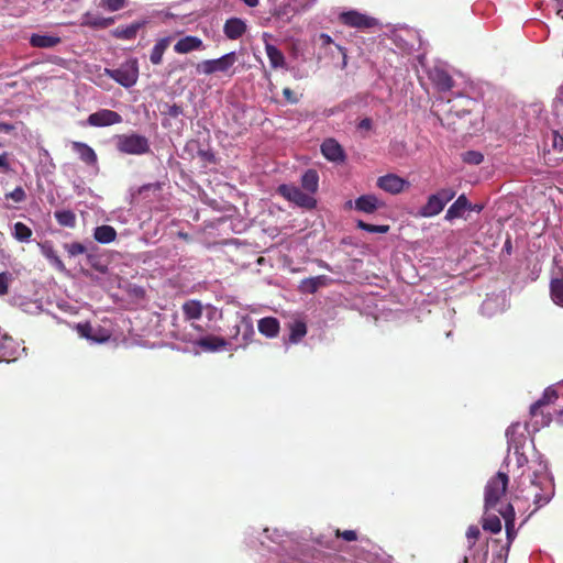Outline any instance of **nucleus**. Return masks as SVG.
Wrapping results in <instances>:
<instances>
[{
	"instance_id": "21",
	"label": "nucleus",
	"mask_w": 563,
	"mask_h": 563,
	"mask_svg": "<svg viewBox=\"0 0 563 563\" xmlns=\"http://www.w3.org/2000/svg\"><path fill=\"white\" fill-rule=\"evenodd\" d=\"M246 31V24L244 21L238 18L229 19L223 27L225 36L230 40H236L241 37Z\"/></svg>"
},
{
	"instance_id": "19",
	"label": "nucleus",
	"mask_w": 563,
	"mask_h": 563,
	"mask_svg": "<svg viewBox=\"0 0 563 563\" xmlns=\"http://www.w3.org/2000/svg\"><path fill=\"white\" fill-rule=\"evenodd\" d=\"M471 208L472 207H471L466 196L461 195L446 210L445 220L452 221L454 219L462 218L464 212Z\"/></svg>"
},
{
	"instance_id": "58",
	"label": "nucleus",
	"mask_w": 563,
	"mask_h": 563,
	"mask_svg": "<svg viewBox=\"0 0 563 563\" xmlns=\"http://www.w3.org/2000/svg\"><path fill=\"white\" fill-rule=\"evenodd\" d=\"M318 264H319V267L331 271L330 265L328 263H325L323 261H319Z\"/></svg>"
},
{
	"instance_id": "18",
	"label": "nucleus",
	"mask_w": 563,
	"mask_h": 563,
	"mask_svg": "<svg viewBox=\"0 0 563 563\" xmlns=\"http://www.w3.org/2000/svg\"><path fill=\"white\" fill-rule=\"evenodd\" d=\"M71 147L85 164L97 167L98 157L91 146L86 143L75 141L71 143Z\"/></svg>"
},
{
	"instance_id": "7",
	"label": "nucleus",
	"mask_w": 563,
	"mask_h": 563,
	"mask_svg": "<svg viewBox=\"0 0 563 563\" xmlns=\"http://www.w3.org/2000/svg\"><path fill=\"white\" fill-rule=\"evenodd\" d=\"M285 199L295 203L298 207L312 209L316 207V199L308 192L302 191L295 185L283 184L277 189Z\"/></svg>"
},
{
	"instance_id": "16",
	"label": "nucleus",
	"mask_w": 563,
	"mask_h": 563,
	"mask_svg": "<svg viewBox=\"0 0 563 563\" xmlns=\"http://www.w3.org/2000/svg\"><path fill=\"white\" fill-rule=\"evenodd\" d=\"M322 155L330 162L343 163L345 161V153L342 146L334 139H327L321 144Z\"/></svg>"
},
{
	"instance_id": "4",
	"label": "nucleus",
	"mask_w": 563,
	"mask_h": 563,
	"mask_svg": "<svg viewBox=\"0 0 563 563\" xmlns=\"http://www.w3.org/2000/svg\"><path fill=\"white\" fill-rule=\"evenodd\" d=\"M115 147L119 152L128 155H143L150 152L147 137L137 134H119L114 137Z\"/></svg>"
},
{
	"instance_id": "45",
	"label": "nucleus",
	"mask_w": 563,
	"mask_h": 563,
	"mask_svg": "<svg viewBox=\"0 0 563 563\" xmlns=\"http://www.w3.org/2000/svg\"><path fill=\"white\" fill-rule=\"evenodd\" d=\"M552 148L556 152L563 151V136L558 131L551 132Z\"/></svg>"
},
{
	"instance_id": "35",
	"label": "nucleus",
	"mask_w": 563,
	"mask_h": 563,
	"mask_svg": "<svg viewBox=\"0 0 563 563\" xmlns=\"http://www.w3.org/2000/svg\"><path fill=\"white\" fill-rule=\"evenodd\" d=\"M55 219L63 227L74 228L76 224V216L70 210L56 211Z\"/></svg>"
},
{
	"instance_id": "52",
	"label": "nucleus",
	"mask_w": 563,
	"mask_h": 563,
	"mask_svg": "<svg viewBox=\"0 0 563 563\" xmlns=\"http://www.w3.org/2000/svg\"><path fill=\"white\" fill-rule=\"evenodd\" d=\"M0 167L3 169H9V162L7 153L0 154Z\"/></svg>"
},
{
	"instance_id": "3",
	"label": "nucleus",
	"mask_w": 563,
	"mask_h": 563,
	"mask_svg": "<svg viewBox=\"0 0 563 563\" xmlns=\"http://www.w3.org/2000/svg\"><path fill=\"white\" fill-rule=\"evenodd\" d=\"M238 60L235 52L227 53L219 58L205 59L196 65V71L199 75L210 76L213 74H223L227 76H233L235 70L233 69L234 64Z\"/></svg>"
},
{
	"instance_id": "31",
	"label": "nucleus",
	"mask_w": 563,
	"mask_h": 563,
	"mask_svg": "<svg viewBox=\"0 0 563 563\" xmlns=\"http://www.w3.org/2000/svg\"><path fill=\"white\" fill-rule=\"evenodd\" d=\"M183 311L188 320H198L202 314V306L197 300H189L183 305Z\"/></svg>"
},
{
	"instance_id": "38",
	"label": "nucleus",
	"mask_w": 563,
	"mask_h": 563,
	"mask_svg": "<svg viewBox=\"0 0 563 563\" xmlns=\"http://www.w3.org/2000/svg\"><path fill=\"white\" fill-rule=\"evenodd\" d=\"M463 162L471 165H479L484 161V155L478 151H467L462 156Z\"/></svg>"
},
{
	"instance_id": "50",
	"label": "nucleus",
	"mask_w": 563,
	"mask_h": 563,
	"mask_svg": "<svg viewBox=\"0 0 563 563\" xmlns=\"http://www.w3.org/2000/svg\"><path fill=\"white\" fill-rule=\"evenodd\" d=\"M283 95L286 98V100L292 104L298 102V98L295 96L292 90L290 88H284Z\"/></svg>"
},
{
	"instance_id": "60",
	"label": "nucleus",
	"mask_w": 563,
	"mask_h": 563,
	"mask_svg": "<svg viewBox=\"0 0 563 563\" xmlns=\"http://www.w3.org/2000/svg\"><path fill=\"white\" fill-rule=\"evenodd\" d=\"M468 111H470V109H463L461 112H460V111H456V114H457L459 117H461L462 114H465V113H467Z\"/></svg>"
},
{
	"instance_id": "55",
	"label": "nucleus",
	"mask_w": 563,
	"mask_h": 563,
	"mask_svg": "<svg viewBox=\"0 0 563 563\" xmlns=\"http://www.w3.org/2000/svg\"><path fill=\"white\" fill-rule=\"evenodd\" d=\"M14 129V126L10 123L0 122V131L3 132H11Z\"/></svg>"
},
{
	"instance_id": "42",
	"label": "nucleus",
	"mask_w": 563,
	"mask_h": 563,
	"mask_svg": "<svg viewBox=\"0 0 563 563\" xmlns=\"http://www.w3.org/2000/svg\"><path fill=\"white\" fill-rule=\"evenodd\" d=\"M7 199H11L14 202H22L25 200L26 195L22 187H16L12 191L5 194Z\"/></svg>"
},
{
	"instance_id": "54",
	"label": "nucleus",
	"mask_w": 563,
	"mask_h": 563,
	"mask_svg": "<svg viewBox=\"0 0 563 563\" xmlns=\"http://www.w3.org/2000/svg\"><path fill=\"white\" fill-rule=\"evenodd\" d=\"M320 40L322 41L323 45H329V44L332 43L331 36L329 34H327V33H321L320 34Z\"/></svg>"
},
{
	"instance_id": "41",
	"label": "nucleus",
	"mask_w": 563,
	"mask_h": 563,
	"mask_svg": "<svg viewBox=\"0 0 563 563\" xmlns=\"http://www.w3.org/2000/svg\"><path fill=\"white\" fill-rule=\"evenodd\" d=\"M65 249L70 256H78V255L86 253V251H87L86 246L79 242H73V243L66 244Z\"/></svg>"
},
{
	"instance_id": "24",
	"label": "nucleus",
	"mask_w": 563,
	"mask_h": 563,
	"mask_svg": "<svg viewBox=\"0 0 563 563\" xmlns=\"http://www.w3.org/2000/svg\"><path fill=\"white\" fill-rule=\"evenodd\" d=\"M499 512H500V515L503 516V518L505 519V522H506V534H507V540H508L507 547L509 548L510 543L512 542V540L516 537V531H515V510H514L512 505L509 504V505H507L505 510H499Z\"/></svg>"
},
{
	"instance_id": "1",
	"label": "nucleus",
	"mask_w": 563,
	"mask_h": 563,
	"mask_svg": "<svg viewBox=\"0 0 563 563\" xmlns=\"http://www.w3.org/2000/svg\"><path fill=\"white\" fill-rule=\"evenodd\" d=\"M558 399V393L554 388L549 387L544 390L542 397L530 407L531 421L522 427L520 423H512L506 431L508 439V462L511 463L512 457L516 460L518 468H522L528 463L527 457L521 452V448L527 441L525 431L528 433L537 432L541 428L549 426L551 422L550 413H544L543 407Z\"/></svg>"
},
{
	"instance_id": "46",
	"label": "nucleus",
	"mask_w": 563,
	"mask_h": 563,
	"mask_svg": "<svg viewBox=\"0 0 563 563\" xmlns=\"http://www.w3.org/2000/svg\"><path fill=\"white\" fill-rule=\"evenodd\" d=\"M104 5L111 12L122 9L125 4V0H103Z\"/></svg>"
},
{
	"instance_id": "17",
	"label": "nucleus",
	"mask_w": 563,
	"mask_h": 563,
	"mask_svg": "<svg viewBox=\"0 0 563 563\" xmlns=\"http://www.w3.org/2000/svg\"><path fill=\"white\" fill-rule=\"evenodd\" d=\"M271 37L268 33L263 34V40L265 43V52L268 57L269 64L273 68H284L286 66L285 56L280 49H278L275 45L267 42Z\"/></svg>"
},
{
	"instance_id": "12",
	"label": "nucleus",
	"mask_w": 563,
	"mask_h": 563,
	"mask_svg": "<svg viewBox=\"0 0 563 563\" xmlns=\"http://www.w3.org/2000/svg\"><path fill=\"white\" fill-rule=\"evenodd\" d=\"M121 122L122 117L118 112L109 109H101L97 112H93L87 119V123L96 128L110 126Z\"/></svg>"
},
{
	"instance_id": "28",
	"label": "nucleus",
	"mask_w": 563,
	"mask_h": 563,
	"mask_svg": "<svg viewBox=\"0 0 563 563\" xmlns=\"http://www.w3.org/2000/svg\"><path fill=\"white\" fill-rule=\"evenodd\" d=\"M30 43L34 47L48 48L59 44L60 37L47 34H33L30 37Z\"/></svg>"
},
{
	"instance_id": "6",
	"label": "nucleus",
	"mask_w": 563,
	"mask_h": 563,
	"mask_svg": "<svg viewBox=\"0 0 563 563\" xmlns=\"http://www.w3.org/2000/svg\"><path fill=\"white\" fill-rule=\"evenodd\" d=\"M455 195L456 192L453 189L442 188L438 192L429 196L427 202L421 207L419 214L424 218L438 216Z\"/></svg>"
},
{
	"instance_id": "59",
	"label": "nucleus",
	"mask_w": 563,
	"mask_h": 563,
	"mask_svg": "<svg viewBox=\"0 0 563 563\" xmlns=\"http://www.w3.org/2000/svg\"><path fill=\"white\" fill-rule=\"evenodd\" d=\"M493 563H506V559L501 555H499L498 558H496Z\"/></svg>"
},
{
	"instance_id": "26",
	"label": "nucleus",
	"mask_w": 563,
	"mask_h": 563,
	"mask_svg": "<svg viewBox=\"0 0 563 563\" xmlns=\"http://www.w3.org/2000/svg\"><path fill=\"white\" fill-rule=\"evenodd\" d=\"M117 238V231L111 225H99L93 230V239L100 244H109Z\"/></svg>"
},
{
	"instance_id": "29",
	"label": "nucleus",
	"mask_w": 563,
	"mask_h": 563,
	"mask_svg": "<svg viewBox=\"0 0 563 563\" xmlns=\"http://www.w3.org/2000/svg\"><path fill=\"white\" fill-rule=\"evenodd\" d=\"M301 186L306 192L313 196L319 187V176L314 169H308L301 176Z\"/></svg>"
},
{
	"instance_id": "27",
	"label": "nucleus",
	"mask_w": 563,
	"mask_h": 563,
	"mask_svg": "<svg viewBox=\"0 0 563 563\" xmlns=\"http://www.w3.org/2000/svg\"><path fill=\"white\" fill-rule=\"evenodd\" d=\"M258 331L267 338H274L279 332V322L273 317L263 318L258 321Z\"/></svg>"
},
{
	"instance_id": "20",
	"label": "nucleus",
	"mask_w": 563,
	"mask_h": 563,
	"mask_svg": "<svg viewBox=\"0 0 563 563\" xmlns=\"http://www.w3.org/2000/svg\"><path fill=\"white\" fill-rule=\"evenodd\" d=\"M331 279L325 275L309 277L301 280L299 289L306 294H314L319 288L325 287Z\"/></svg>"
},
{
	"instance_id": "23",
	"label": "nucleus",
	"mask_w": 563,
	"mask_h": 563,
	"mask_svg": "<svg viewBox=\"0 0 563 563\" xmlns=\"http://www.w3.org/2000/svg\"><path fill=\"white\" fill-rule=\"evenodd\" d=\"M197 345L205 351L216 352L223 350L228 345V342L220 336L208 335L199 339Z\"/></svg>"
},
{
	"instance_id": "49",
	"label": "nucleus",
	"mask_w": 563,
	"mask_h": 563,
	"mask_svg": "<svg viewBox=\"0 0 563 563\" xmlns=\"http://www.w3.org/2000/svg\"><path fill=\"white\" fill-rule=\"evenodd\" d=\"M335 534H336V537L343 538L345 541H354L357 539L356 531H354V530H345L343 532H340V530H336Z\"/></svg>"
},
{
	"instance_id": "15",
	"label": "nucleus",
	"mask_w": 563,
	"mask_h": 563,
	"mask_svg": "<svg viewBox=\"0 0 563 563\" xmlns=\"http://www.w3.org/2000/svg\"><path fill=\"white\" fill-rule=\"evenodd\" d=\"M205 48L203 41L195 35L183 36L174 45V51L177 54H189L196 51H203Z\"/></svg>"
},
{
	"instance_id": "30",
	"label": "nucleus",
	"mask_w": 563,
	"mask_h": 563,
	"mask_svg": "<svg viewBox=\"0 0 563 563\" xmlns=\"http://www.w3.org/2000/svg\"><path fill=\"white\" fill-rule=\"evenodd\" d=\"M505 298L501 296H492L484 300L482 305V312L483 314H486L488 317L496 313L498 310H503V307H499L501 303H504Z\"/></svg>"
},
{
	"instance_id": "43",
	"label": "nucleus",
	"mask_w": 563,
	"mask_h": 563,
	"mask_svg": "<svg viewBox=\"0 0 563 563\" xmlns=\"http://www.w3.org/2000/svg\"><path fill=\"white\" fill-rule=\"evenodd\" d=\"M82 24L89 26H104L106 21L102 18H93L90 13L82 16Z\"/></svg>"
},
{
	"instance_id": "11",
	"label": "nucleus",
	"mask_w": 563,
	"mask_h": 563,
	"mask_svg": "<svg viewBox=\"0 0 563 563\" xmlns=\"http://www.w3.org/2000/svg\"><path fill=\"white\" fill-rule=\"evenodd\" d=\"M340 20L343 24L355 29H368L376 24V20L374 18L356 10L340 13Z\"/></svg>"
},
{
	"instance_id": "33",
	"label": "nucleus",
	"mask_w": 563,
	"mask_h": 563,
	"mask_svg": "<svg viewBox=\"0 0 563 563\" xmlns=\"http://www.w3.org/2000/svg\"><path fill=\"white\" fill-rule=\"evenodd\" d=\"M13 238L19 242L27 243L32 238V230L22 222H16L12 229Z\"/></svg>"
},
{
	"instance_id": "37",
	"label": "nucleus",
	"mask_w": 563,
	"mask_h": 563,
	"mask_svg": "<svg viewBox=\"0 0 563 563\" xmlns=\"http://www.w3.org/2000/svg\"><path fill=\"white\" fill-rule=\"evenodd\" d=\"M0 346L3 347V351L12 352L10 356H14L16 353V345L11 336H8L7 334L0 333ZM8 355L2 356V358H5Z\"/></svg>"
},
{
	"instance_id": "9",
	"label": "nucleus",
	"mask_w": 563,
	"mask_h": 563,
	"mask_svg": "<svg viewBox=\"0 0 563 563\" xmlns=\"http://www.w3.org/2000/svg\"><path fill=\"white\" fill-rule=\"evenodd\" d=\"M376 186L387 194L399 195L410 187V183L396 174L389 173L379 176Z\"/></svg>"
},
{
	"instance_id": "22",
	"label": "nucleus",
	"mask_w": 563,
	"mask_h": 563,
	"mask_svg": "<svg viewBox=\"0 0 563 563\" xmlns=\"http://www.w3.org/2000/svg\"><path fill=\"white\" fill-rule=\"evenodd\" d=\"M429 77L433 81V84L438 87V89L442 91L450 90L452 88V78L450 75L440 69V68H433L429 71Z\"/></svg>"
},
{
	"instance_id": "2",
	"label": "nucleus",
	"mask_w": 563,
	"mask_h": 563,
	"mask_svg": "<svg viewBox=\"0 0 563 563\" xmlns=\"http://www.w3.org/2000/svg\"><path fill=\"white\" fill-rule=\"evenodd\" d=\"M554 495V485L544 461L538 460L527 466L516 479V499L531 500L536 508L548 504Z\"/></svg>"
},
{
	"instance_id": "36",
	"label": "nucleus",
	"mask_w": 563,
	"mask_h": 563,
	"mask_svg": "<svg viewBox=\"0 0 563 563\" xmlns=\"http://www.w3.org/2000/svg\"><path fill=\"white\" fill-rule=\"evenodd\" d=\"M483 529L492 533H498L501 530V521L496 515H486L483 521Z\"/></svg>"
},
{
	"instance_id": "51",
	"label": "nucleus",
	"mask_w": 563,
	"mask_h": 563,
	"mask_svg": "<svg viewBox=\"0 0 563 563\" xmlns=\"http://www.w3.org/2000/svg\"><path fill=\"white\" fill-rule=\"evenodd\" d=\"M168 114L173 118H176L180 114H183V109L178 104H172L169 108H168Z\"/></svg>"
},
{
	"instance_id": "47",
	"label": "nucleus",
	"mask_w": 563,
	"mask_h": 563,
	"mask_svg": "<svg viewBox=\"0 0 563 563\" xmlns=\"http://www.w3.org/2000/svg\"><path fill=\"white\" fill-rule=\"evenodd\" d=\"M481 534V531L478 529V527L476 526H471L468 527L467 531H466V538L470 542V547H472L475 542V540L479 537Z\"/></svg>"
},
{
	"instance_id": "10",
	"label": "nucleus",
	"mask_w": 563,
	"mask_h": 563,
	"mask_svg": "<svg viewBox=\"0 0 563 563\" xmlns=\"http://www.w3.org/2000/svg\"><path fill=\"white\" fill-rule=\"evenodd\" d=\"M234 329L232 339L235 341V349L247 346L255 334L252 320L249 317H241Z\"/></svg>"
},
{
	"instance_id": "62",
	"label": "nucleus",
	"mask_w": 563,
	"mask_h": 563,
	"mask_svg": "<svg viewBox=\"0 0 563 563\" xmlns=\"http://www.w3.org/2000/svg\"><path fill=\"white\" fill-rule=\"evenodd\" d=\"M559 420H560V422H562V423H563V410H562V411L560 412V415H559Z\"/></svg>"
},
{
	"instance_id": "44",
	"label": "nucleus",
	"mask_w": 563,
	"mask_h": 563,
	"mask_svg": "<svg viewBox=\"0 0 563 563\" xmlns=\"http://www.w3.org/2000/svg\"><path fill=\"white\" fill-rule=\"evenodd\" d=\"M44 254L54 266H56L60 271L64 269V264H63L62 260L58 257V255L52 249H48L47 251H45Z\"/></svg>"
},
{
	"instance_id": "57",
	"label": "nucleus",
	"mask_w": 563,
	"mask_h": 563,
	"mask_svg": "<svg viewBox=\"0 0 563 563\" xmlns=\"http://www.w3.org/2000/svg\"><path fill=\"white\" fill-rule=\"evenodd\" d=\"M246 5L254 8L258 4V0H242Z\"/></svg>"
},
{
	"instance_id": "13",
	"label": "nucleus",
	"mask_w": 563,
	"mask_h": 563,
	"mask_svg": "<svg viewBox=\"0 0 563 563\" xmlns=\"http://www.w3.org/2000/svg\"><path fill=\"white\" fill-rule=\"evenodd\" d=\"M352 206H354L357 211L373 213L383 207L384 203L375 195H363L355 199L354 202L351 200L346 202L347 208Z\"/></svg>"
},
{
	"instance_id": "48",
	"label": "nucleus",
	"mask_w": 563,
	"mask_h": 563,
	"mask_svg": "<svg viewBox=\"0 0 563 563\" xmlns=\"http://www.w3.org/2000/svg\"><path fill=\"white\" fill-rule=\"evenodd\" d=\"M144 23L145 22H137V23H133L132 25L126 27L124 30V37L132 38L133 36H135L136 32L140 30V27H142L144 25Z\"/></svg>"
},
{
	"instance_id": "40",
	"label": "nucleus",
	"mask_w": 563,
	"mask_h": 563,
	"mask_svg": "<svg viewBox=\"0 0 563 563\" xmlns=\"http://www.w3.org/2000/svg\"><path fill=\"white\" fill-rule=\"evenodd\" d=\"M11 282L12 275L9 272L0 273V296L8 294Z\"/></svg>"
},
{
	"instance_id": "5",
	"label": "nucleus",
	"mask_w": 563,
	"mask_h": 563,
	"mask_svg": "<svg viewBox=\"0 0 563 563\" xmlns=\"http://www.w3.org/2000/svg\"><path fill=\"white\" fill-rule=\"evenodd\" d=\"M508 486V475L504 472H498L496 476L490 478L485 487V509H494L499 499L505 495Z\"/></svg>"
},
{
	"instance_id": "25",
	"label": "nucleus",
	"mask_w": 563,
	"mask_h": 563,
	"mask_svg": "<svg viewBox=\"0 0 563 563\" xmlns=\"http://www.w3.org/2000/svg\"><path fill=\"white\" fill-rule=\"evenodd\" d=\"M172 41V36H165L159 38L155 45L153 46L151 54H150V60L153 65H159L163 60V55L167 47L169 46Z\"/></svg>"
},
{
	"instance_id": "61",
	"label": "nucleus",
	"mask_w": 563,
	"mask_h": 563,
	"mask_svg": "<svg viewBox=\"0 0 563 563\" xmlns=\"http://www.w3.org/2000/svg\"><path fill=\"white\" fill-rule=\"evenodd\" d=\"M464 101L467 103V106L475 103V101L472 99H465Z\"/></svg>"
},
{
	"instance_id": "53",
	"label": "nucleus",
	"mask_w": 563,
	"mask_h": 563,
	"mask_svg": "<svg viewBox=\"0 0 563 563\" xmlns=\"http://www.w3.org/2000/svg\"><path fill=\"white\" fill-rule=\"evenodd\" d=\"M371 126H372V121L368 118L363 119L358 123V128L362 130H368V129H371Z\"/></svg>"
},
{
	"instance_id": "14",
	"label": "nucleus",
	"mask_w": 563,
	"mask_h": 563,
	"mask_svg": "<svg viewBox=\"0 0 563 563\" xmlns=\"http://www.w3.org/2000/svg\"><path fill=\"white\" fill-rule=\"evenodd\" d=\"M76 329L81 338L93 343H102L109 339V333L100 327H92L90 323H78Z\"/></svg>"
},
{
	"instance_id": "56",
	"label": "nucleus",
	"mask_w": 563,
	"mask_h": 563,
	"mask_svg": "<svg viewBox=\"0 0 563 563\" xmlns=\"http://www.w3.org/2000/svg\"><path fill=\"white\" fill-rule=\"evenodd\" d=\"M556 13L563 19V0H556Z\"/></svg>"
},
{
	"instance_id": "63",
	"label": "nucleus",
	"mask_w": 563,
	"mask_h": 563,
	"mask_svg": "<svg viewBox=\"0 0 563 563\" xmlns=\"http://www.w3.org/2000/svg\"><path fill=\"white\" fill-rule=\"evenodd\" d=\"M464 563H467V558H464Z\"/></svg>"
},
{
	"instance_id": "39",
	"label": "nucleus",
	"mask_w": 563,
	"mask_h": 563,
	"mask_svg": "<svg viewBox=\"0 0 563 563\" xmlns=\"http://www.w3.org/2000/svg\"><path fill=\"white\" fill-rule=\"evenodd\" d=\"M357 227L362 229L363 231L369 232V233H387L389 230L388 225H374L366 223L364 221H358Z\"/></svg>"
},
{
	"instance_id": "8",
	"label": "nucleus",
	"mask_w": 563,
	"mask_h": 563,
	"mask_svg": "<svg viewBox=\"0 0 563 563\" xmlns=\"http://www.w3.org/2000/svg\"><path fill=\"white\" fill-rule=\"evenodd\" d=\"M106 74L125 88L134 86L139 78L136 62H128L115 69H106Z\"/></svg>"
},
{
	"instance_id": "32",
	"label": "nucleus",
	"mask_w": 563,
	"mask_h": 563,
	"mask_svg": "<svg viewBox=\"0 0 563 563\" xmlns=\"http://www.w3.org/2000/svg\"><path fill=\"white\" fill-rule=\"evenodd\" d=\"M550 295L552 301L563 308V279H552L550 284Z\"/></svg>"
},
{
	"instance_id": "34",
	"label": "nucleus",
	"mask_w": 563,
	"mask_h": 563,
	"mask_svg": "<svg viewBox=\"0 0 563 563\" xmlns=\"http://www.w3.org/2000/svg\"><path fill=\"white\" fill-rule=\"evenodd\" d=\"M307 334L306 323L302 321H295L290 325L289 342L298 343Z\"/></svg>"
}]
</instances>
